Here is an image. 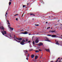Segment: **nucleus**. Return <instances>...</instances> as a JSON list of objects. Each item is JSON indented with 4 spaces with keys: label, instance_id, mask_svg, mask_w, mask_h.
Instances as JSON below:
<instances>
[{
    "label": "nucleus",
    "instance_id": "f257e3e1",
    "mask_svg": "<svg viewBox=\"0 0 62 62\" xmlns=\"http://www.w3.org/2000/svg\"><path fill=\"white\" fill-rule=\"evenodd\" d=\"M47 36L49 37H50V36H51V37H52V38H58V37H57V36L55 35H51L48 34L47 35Z\"/></svg>",
    "mask_w": 62,
    "mask_h": 62
},
{
    "label": "nucleus",
    "instance_id": "f03ea898",
    "mask_svg": "<svg viewBox=\"0 0 62 62\" xmlns=\"http://www.w3.org/2000/svg\"><path fill=\"white\" fill-rule=\"evenodd\" d=\"M25 42V40H23L22 41V42H21V43H20L21 44L23 45H24V43Z\"/></svg>",
    "mask_w": 62,
    "mask_h": 62
},
{
    "label": "nucleus",
    "instance_id": "7ed1b4c3",
    "mask_svg": "<svg viewBox=\"0 0 62 62\" xmlns=\"http://www.w3.org/2000/svg\"><path fill=\"white\" fill-rule=\"evenodd\" d=\"M1 33H2V34L3 35H4L5 34H7L6 32L5 31H1Z\"/></svg>",
    "mask_w": 62,
    "mask_h": 62
},
{
    "label": "nucleus",
    "instance_id": "20e7f679",
    "mask_svg": "<svg viewBox=\"0 0 62 62\" xmlns=\"http://www.w3.org/2000/svg\"><path fill=\"white\" fill-rule=\"evenodd\" d=\"M38 39V38H37L35 40V42L36 43H38L39 42V40Z\"/></svg>",
    "mask_w": 62,
    "mask_h": 62
},
{
    "label": "nucleus",
    "instance_id": "39448f33",
    "mask_svg": "<svg viewBox=\"0 0 62 62\" xmlns=\"http://www.w3.org/2000/svg\"><path fill=\"white\" fill-rule=\"evenodd\" d=\"M46 40H45V41H48V42H51V41L49 40V39L47 38H46Z\"/></svg>",
    "mask_w": 62,
    "mask_h": 62
},
{
    "label": "nucleus",
    "instance_id": "423d86ee",
    "mask_svg": "<svg viewBox=\"0 0 62 62\" xmlns=\"http://www.w3.org/2000/svg\"><path fill=\"white\" fill-rule=\"evenodd\" d=\"M43 43H42L40 42L39 43V44L38 45H39V46H42V45H43Z\"/></svg>",
    "mask_w": 62,
    "mask_h": 62
},
{
    "label": "nucleus",
    "instance_id": "0eeeda50",
    "mask_svg": "<svg viewBox=\"0 0 62 62\" xmlns=\"http://www.w3.org/2000/svg\"><path fill=\"white\" fill-rule=\"evenodd\" d=\"M35 57V55L34 54L32 55L31 56V57L32 58H33L34 57Z\"/></svg>",
    "mask_w": 62,
    "mask_h": 62
},
{
    "label": "nucleus",
    "instance_id": "6e6552de",
    "mask_svg": "<svg viewBox=\"0 0 62 62\" xmlns=\"http://www.w3.org/2000/svg\"><path fill=\"white\" fill-rule=\"evenodd\" d=\"M55 32V31H50L49 32L50 33H54V32Z\"/></svg>",
    "mask_w": 62,
    "mask_h": 62
},
{
    "label": "nucleus",
    "instance_id": "1a4fd4ad",
    "mask_svg": "<svg viewBox=\"0 0 62 62\" xmlns=\"http://www.w3.org/2000/svg\"><path fill=\"white\" fill-rule=\"evenodd\" d=\"M0 29L2 30H3L4 29V28L3 26H2L1 27H0Z\"/></svg>",
    "mask_w": 62,
    "mask_h": 62
},
{
    "label": "nucleus",
    "instance_id": "9d476101",
    "mask_svg": "<svg viewBox=\"0 0 62 62\" xmlns=\"http://www.w3.org/2000/svg\"><path fill=\"white\" fill-rule=\"evenodd\" d=\"M45 50L47 52H48H48H50V50H49V49H45Z\"/></svg>",
    "mask_w": 62,
    "mask_h": 62
},
{
    "label": "nucleus",
    "instance_id": "9b49d317",
    "mask_svg": "<svg viewBox=\"0 0 62 62\" xmlns=\"http://www.w3.org/2000/svg\"><path fill=\"white\" fill-rule=\"evenodd\" d=\"M56 43V44H57V45H59V44L58 43V41H57Z\"/></svg>",
    "mask_w": 62,
    "mask_h": 62
},
{
    "label": "nucleus",
    "instance_id": "f8f14e48",
    "mask_svg": "<svg viewBox=\"0 0 62 62\" xmlns=\"http://www.w3.org/2000/svg\"><path fill=\"white\" fill-rule=\"evenodd\" d=\"M7 15H8V12H6V13L5 15L6 16V18H7Z\"/></svg>",
    "mask_w": 62,
    "mask_h": 62
},
{
    "label": "nucleus",
    "instance_id": "ddd939ff",
    "mask_svg": "<svg viewBox=\"0 0 62 62\" xmlns=\"http://www.w3.org/2000/svg\"><path fill=\"white\" fill-rule=\"evenodd\" d=\"M24 52L25 53H28V51L27 50H26L24 51Z\"/></svg>",
    "mask_w": 62,
    "mask_h": 62
},
{
    "label": "nucleus",
    "instance_id": "4468645a",
    "mask_svg": "<svg viewBox=\"0 0 62 62\" xmlns=\"http://www.w3.org/2000/svg\"><path fill=\"white\" fill-rule=\"evenodd\" d=\"M22 38H18V40H22Z\"/></svg>",
    "mask_w": 62,
    "mask_h": 62
},
{
    "label": "nucleus",
    "instance_id": "2eb2a0df",
    "mask_svg": "<svg viewBox=\"0 0 62 62\" xmlns=\"http://www.w3.org/2000/svg\"><path fill=\"white\" fill-rule=\"evenodd\" d=\"M9 28H10L11 30H13V28H11V27H10Z\"/></svg>",
    "mask_w": 62,
    "mask_h": 62
},
{
    "label": "nucleus",
    "instance_id": "dca6fc26",
    "mask_svg": "<svg viewBox=\"0 0 62 62\" xmlns=\"http://www.w3.org/2000/svg\"><path fill=\"white\" fill-rule=\"evenodd\" d=\"M24 34H28V32L26 31L24 32Z\"/></svg>",
    "mask_w": 62,
    "mask_h": 62
},
{
    "label": "nucleus",
    "instance_id": "f3484780",
    "mask_svg": "<svg viewBox=\"0 0 62 62\" xmlns=\"http://www.w3.org/2000/svg\"><path fill=\"white\" fill-rule=\"evenodd\" d=\"M38 57L37 56H36L35 57V59H37V58Z\"/></svg>",
    "mask_w": 62,
    "mask_h": 62
},
{
    "label": "nucleus",
    "instance_id": "a211bd4d",
    "mask_svg": "<svg viewBox=\"0 0 62 62\" xmlns=\"http://www.w3.org/2000/svg\"><path fill=\"white\" fill-rule=\"evenodd\" d=\"M11 4V2H10V1L9 3V5H10Z\"/></svg>",
    "mask_w": 62,
    "mask_h": 62
},
{
    "label": "nucleus",
    "instance_id": "6ab92c4d",
    "mask_svg": "<svg viewBox=\"0 0 62 62\" xmlns=\"http://www.w3.org/2000/svg\"><path fill=\"white\" fill-rule=\"evenodd\" d=\"M36 53H39V51L38 50H36L35 51Z\"/></svg>",
    "mask_w": 62,
    "mask_h": 62
},
{
    "label": "nucleus",
    "instance_id": "aec40b11",
    "mask_svg": "<svg viewBox=\"0 0 62 62\" xmlns=\"http://www.w3.org/2000/svg\"><path fill=\"white\" fill-rule=\"evenodd\" d=\"M26 7V6H25V5H23V8H25Z\"/></svg>",
    "mask_w": 62,
    "mask_h": 62
},
{
    "label": "nucleus",
    "instance_id": "412c9836",
    "mask_svg": "<svg viewBox=\"0 0 62 62\" xmlns=\"http://www.w3.org/2000/svg\"><path fill=\"white\" fill-rule=\"evenodd\" d=\"M33 45H34V44H35V42H34V41H33Z\"/></svg>",
    "mask_w": 62,
    "mask_h": 62
},
{
    "label": "nucleus",
    "instance_id": "4be33fe9",
    "mask_svg": "<svg viewBox=\"0 0 62 62\" xmlns=\"http://www.w3.org/2000/svg\"><path fill=\"white\" fill-rule=\"evenodd\" d=\"M39 51H40V52H41V51H42V50L40 49H39Z\"/></svg>",
    "mask_w": 62,
    "mask_h": 62
},
{
    "label": "nucleus",
    "instance_id": "5701e85b",
    "mask_svg": "<svg viewBox=\"0 0 62 62\" xmlns=\"http://www.w3.org/2000/svg\"><path fill=\"white\" fill-rule=\"evenodd\" d=\"M9 11V9H8L7 11H6V12H8V11Z\"/></svg>",
    "mask_w": 62,
    "mask_h": 62
},
{
    "label": "nucleus",
    "instance_id": "b1692460",
    "mask_svg": "<svg viewBox=\"0 0 62 62\" xmlns=\"http://www.w3.org/2000/svg\"><path fill=\"white\" fill-rule=\"evenodd\" d=\"M49 28H50V27H49L48 28H47V29H49Z\"/></svg>",
    "mask_w": 62,
    "mask_h": 62
},
{
    "label": "nucleus",
    "instance_id": "393cba45",
    "mask_svg": "<svg viewBox=\"0 0 62 62\" xmlns=\"http://www.w3.org/2000/svg\"><path fill=\"white\" fill-rule=\"evenodd\" d=\"M26 60H28V57H27L26 58Z\"/></svg>",
    "mask_w": 62,
    "mask_h": 62
},
{
    "label": "nucleus",
    "instance_id": "a878e982",
    "mask_svg": "<svg viewBox=\"0 0 62 62\" xmlns=\"http://www.w3.org/2000/svg\"><path fill=\"white\" fill-rule=\"evenodd\" d=\"M27 55L28 57H29V55H30V54H28Z\"/></svg>",
    "mask_w": 62,
    "mask_h": 62
},
{
    "label": "nucleus",
    "instance_id": "bb28decb",
    "mask_svg": "<svg viewBox=\"0 0 62 62\" xmlns=\"http://www.w3.org/2000/svg\"><path fill=\"white\" fill-rule=\"evenodd\" d=\"M26 41L27 42V41H28V39H26Z\"/></svg>",
    "mask_w": 62,
    "mask_h": 62
},
{
    "label": "nucleus",
    "instance_id": "cd10ccee",
    "mask_svg": "<svg viewBox=\"0 0 62 62\" xmlns=\"http://www.w3.org/2000/svg\"><path fill=\"white\" fill-rule=\"evenodd\" d=\"M36 26H39V24H38L37 25V24H36V25H35Z\"/></svg>",
    "mask_w": 62,
    "mask_h": 62
},
{
    "label": "nucleus",
    "instance_id": "c85d7f7f",
    "mask_svg": "<svg viewBox=\"0 0 62 62\" xmlns=\"http://www.w3.org/2000/svg\"><path fill=\"white\" fill-rule=\"evenodd\" d=\"M30 15L31 16V15H33V14H30Z\"/></svg>",
    "mask_w": 62,
    "mask_h": 62
},
{
    "label": "nucleus",
    "instance_id": "c756f323",
    "mask_svg": "<svg viewBox=\"0 0 62 62\" xmlns=\"http://www.w3.org/2000/svg\"><path fill=\"white\" fill-rule=\"evenodd\" d=\"M32 50H33V49H30V51H32Z\"/></svg>",
    "mask_w": 62,
    "mask_h": 62
},
{
    "label": "nucleus",
    "instance_id": "7c9ffc66",
    "mask_svg": "<svg viewBox=\"0 0 62 62\" xmlns=\"http://www.w3.org/2000/svg\"><path fill=\"white\" fill-rule=\"evenodd\" d=\"M10 38H12V37H11V35H10Z\"/></svg>",
    "mask_w": 62,
    "mask_h": 62
},
{
    "label": "nucleus",
    "instance_id": "2f4dec72",
    "mask_svg": "<svg viewBox=\"0 0 62 62\" xmlns=\"http://www.w3.org/2000/svg\"><path fill=\"white\" fill-rule=\"evenodd\" d=\"M14 37L15 38H16V36H15V35H14Z\"/></svg>",
    "mask_w": 62,
    "mask_h": 62
},
{
    "label": "nucleus",
    "instance_id": "473e14b6",
    "mask_svg": "<svg viewBox=\"0 0 62 62\" xmlns=\"http://www.w3.org/2000/svg\"><path fill=\"white\" fill-rule=\"evenodd\" d=\"M25 54H24V55H26V53H25Z\"/></svg>",
    "mask_w": 62,
    "mask_h": 62
},
{
    "label": "nucleus",
    "instance_id": "72a5a7b5",
    "mask_svg": "<svg viewBox=\"0 0 62 62\" xmlns=\"http://www.w3.org/2000/svg\"><path fill=\"white\" fill-rule=\"evenodd\" d=\"M18 18H16V21H18Z\"/></svg>",
    "mask_w": 62,
    "mask_h": 62
},
{
    "label": "nucleus",
    "instance_id": "f704fd0d",
    "mask_svg": "<svg viewBox=\"0 0 62 62\" xmlns=\"http://www.w3.org/2000/svg\"><path fill=\"white\" fill-rule=\"evenodd\" d=\"M16 39H17L18 40V39H19V38H16Z\"/></svg>",
    "mask_w": 62,
    "mask_h": 62
},
{
    "label": "nucleus",
    "instance_id": "c9c22d12",
    "mask_svg": "<svg viewBox=\"0 0 62 62\" xmlns=\"http://www.w3.org/2000/svg\"><path fill=\"white\" fill-rule=\"evenodd\" d=\"M21 41H17V42H20Z\"/></svg>",
    "mask_w": 62,
    "mask_h": 62
},
{
    "label": "nucleus",
    "instance_id": "e433bc0d",
    "mask_svg": "<svg viewBox=\"0 0 62 62\" xmlns=\"http://www.w3.org/2000/svg\"><path fill=\"white\" fill-rule=\"evenodd\" d=\"M22 34H24V32H23L22 33Z\"/></svg>",
    "mask_w": 62,
    "mask_h": 62
},
{
    "label": "nucleus",
    "instance_id": "4c0bfd02",
    "mask_svg": "<svg viewBox=\"0 0 62 62\" xmlns=\"http://www.w3.org/2000/svg\"><path fill=\"white\" fill-rule=\"evenodd\" d=\"M58 61V60H57V61H56L55 62H57Z\"/></svg>",
    "mask_w": 62,
    "mask_h": 62
},
{
    "label": "nucleus",
    "instance_id": "58836bf2",
    "mask_svg": "<svg viewBox=\"0 0 62 62\" xmlns=\"http://www.w3.org/2000/svg\"><path fill=\"white\" fill-rule=\"evenodd\" d=\"M9 21L7 20V23H9Z\"/></svg>",
    "mask_w": 62,
    "mask_h": 62
},
{
    "label": "nucleus",
    "instance_id": "ea45409f",
    "mask_svg": "<svg viewBox=\"0 0 62 62\" xmlns=\"http://www.w3.org/2000/svg\"><path fill=\"white\" fill-rule=\"evenodd\" d=\"M8 24L10 25V23H9V22H8Z\"/></svg>",
    "mask_w": 62,
    "mask_h": 62
},
{
    "label": "nucleus",
    "instance_id": "a19ab883",
    "mask_svg": "<svg viewBox=\"0 0 62 62\" xmlns=\"http://www.w3.org/2000/svg\"><path fill=\"white\" fill-rule=\"evenodd\" d=\"M18 15H18V14H17L16 15V16H17Z\"/></svg>",
    "mask_w": 62,
    "mask_h": 62
},
{
    "label": "nucleus",
    "instance_id": "79ce46f5",
    "mask_svg": "<svg viewBox=\"0 0 62 62\" xmlns=\"http://www.w3.org/2000/svg\"><path fill=\"white\" fill-rule=\"evenodd\" d=\"M33 16H35V15L34 14H33Z\"/></svg>",
    "mask_w": 62,
    "mask_h": 62
},
{
    "label": "nucleus",
    "instance_id": "37998d69",
    "mask_svg": "<svg viewBox=\"0 0 62 62\" xmlns=\"http://www.w3.org/2000/svg\"><path fill=\"white\" fill-rule=\"evenodd\" d=\"M60 59V58H58V59Z\"/></svg>",
    "mask_w": 62,
    "mask_h": 62
},
{
    "label": "nucleus",
    "instance_id": "c03bdc74",
    "mask_svg": "<svg viewBox=\"0 0 62 62\" xmlns=\"http://www.w3.org/2000/svg\"><path fill=\"white\" fill-rule=\"evenodd\" d=\"M28 42L30 43V41H28Z\"/></svg>",
    "mask_w": 62,
    "mask_h": 62
},
{
    "label": "nucleus",
    "instance_id": "a18cd8bd",
    "mask_svg": "<svg viewBox=\"0 0 62 62\" xmlns=\"http://www.w3.org/2000/svg\"><path fill=\"white\" fill-rule=\"evenodd\" d=\"M32 20H34V18H33V19H32Z\"/></svg>",
    "mask_w": 62,
    "mask_h": 62
},
{
    "label": "nucleus",
    "instance_id": "49530a36",
    "mask_svg": "<svg viewBox=\"0 0 62 62\" xmlns=\"http://www.w3.org/2000/svg\"><path fill=\"white\" fill-rule=\"evenodd\" d=\"M40 58H42V57H41V56L40 57Z\"/></svg>",
    "mask_w": 62,
    "mask_h": 62
},
{
    "label": "nucleus",
    "instance_id": "de8ad7c7",
    "mask_svg": "<svg viewBox=\"0 0 62 62\" xmlns=\"http://www.w3.org/2000/svg\"><path fill=\"white\" fill-rule=\"evenodd\" d=\"M46 23H48V22H46Z\"/></svg>",
    "mask_w": 62,
    "mask_h": 62
},
{
    "label": "nucleus",
    "instance_id": "09e8293b",
    "mask_svg": "<svg viewBox=\"0 0 62 62\" xmlns=\"http://www.w3.org/2000/svg\"><path fill=\"white\" fill-rule=\"evenodd\" d=\"M8 26L9 27L10 26V25H8Z\"/></svg>",
    "mask_w": 62,
    "mask_h": 62
},
{
    "label": "nucleus",
    "instance_id": "8fccbe9b",
    "mask_svg": "<svg viewBox=\"0 0 62 62\" xmlns=\"http://www.w3.org/2000/svg\"><path fill=\"white\" fill-rule=\"evenodd\" d=\"M31 35V34H29V35Z\"/></svg>",
    "mask_w": 62,
    "mask_h": 62
},
{
    "label": "nucleus",
    "instance_id": "3c124183",
    "mask_svg": "<svg viewBox=\"0 0 62 62\" xmlns=\"http://www.w3.org/2000/svg\"><path fill=\"white\" fill-rule=\"evenodd\" d=\"M13 39H15V37H14L13 38Z\"/></svg>",
    "mask_w": 62,
    "mask_h": 62
},
{
    "label": "nucleus",
    "instance_id": "603ef678",
    "mask_svg": "<svg viewBox=\"0 0 62 62\" xmlns=\"http://www.w3.org/2000/svg\"><path fill=\"white\" fill-rule=\"evenodd\" d=\"M16 16V15H15V16Z\"/></svg>",
    "mask_w": 62,
    "mask_h": 62
},
{
    "label": "nucleus",
    "instance_id": "864d4df0",
    "mask_svg": "<svg viewBox=\"0 0 62 62\" xmlns=\"http://www.w3.org/2000/svg\"><path fill=\"white\" fill-rule=\"evenodd\" d=\"M26 56H27V57H28V56L27 55Z\"/></svg>",
    "mask_w": 62,
    "mask_h": 62
},
{
    "label": "nucleus",
    "instance_id": "5fc2aeb1",
    "mask_svg": "<svg viewBox=\"0 0 62 62\" xmlns=\"http://www.w3.org/2000/svg\"><path fill=\"white\" fill-rule=\"evenodd\" d=\"M16 38H17V36H16Z\"/></svg>",
    "mask_w": 62,
    "mask_h": 62
},
{
    "label": "nucleus",
    "instance_id": "6e6d98bb",
    "mask_svg": "<svg viewBox=\"0 0 62 62\" xmlns=\"http://www.w3.org/2000/svg\"><path fill=\"white\" fill-rule=\"evenodd\" d=\"M16 41H18V40H16Z\"/></svg>",
    "mask_w": 62,
    "mask_h": 62
},
{
    "label": "nucleus",
    "instance_id": "4d7b16f0",
    "mask_svg": "<svg viewBox=\"0 0 62 62\" xmlns=\"http://www.w3.org/2000/svg\"><path fill=\"white\" fill-rule=\"evenodd\" d=\"M55 41H56V40H55Z\"/></svg>",
    "mask_w": 62,
    "mask_h": 62
},
{
    "label": "nucleus",
    "instance_id": "13d9d810",
    "mask_svg": "<svg viewBox=\"0 0 62 62\" xmlns=\"http://www.w3.org/2000/svg\"><path fill=\"white\" fill-rule=\"evenodd\" d=\"M11 0H9V1H11Z\"/></svg>",
    "mask_w": 62,
    "mask_h": 62
},
{
    "label": "nucleus",
    "instance_id": "bf43d9fd",
    "mask_svg": "<svg viewBox=\"0 0 62 62\" xmlns=\"http://www.w3.org/2000/svg\"><path fill=\"white\" fill-rule=\"evenodd\" d=\"M14 40H16V39H14Z\"/></svg>",
    "mask_w": 62,
    "mask_h": 62
},
{
    "label": "nucleus",
    "instance_id": "052dcab7",
    "mask_svg": "<svg viewBox=\"0 0 62 62\" xmlns=\"http://www.w3.org/2000/svg\"><path fill=\"white\" fill-rule=\"evenodd\" d=\"M61 62V61H59V62Z\"/></svg>",
    "mask_w": 62,
    "mask_h": 62
},
{
    "label": "nucleus",
    "instance_id": "680f3d73",
    "mask_svg": "<svg viewBox=\"0 0 62 62\" xmlns=\"http://www.w3.org/2000/svg\"><path fill=\"white\" fill-rule=\"evenodd\" d=\"M27 54H28V53H27Z\"/></svg>",
    "mask_w": 62,
    "mask_h": 62
},
{
    "label": "nucleus",
    "instance_id": "e2e57ef3",
    "mask_svg": "<svg viewBox=\"0 0 62 62\" xmlns=\"http://www.w3.org/2000/svg\"><path fill=\"white\" fill-rule=\"evenodd\" d=\"M54 19H56V18H54Z\"/></svg>",
    "mask_w": 62,
    "mask_h": 62
},
{
    "label": "nucleus",
    "instance_id": "0e129e2a",
    "mask_svg": "<svg viewBox=\"0 0 62 62\" xmlns=\"http://www.w3.org/2000/svg\"><path fill=\"white\" fill-rule=\"evenodd\" d=\"M23 15H22V16H23Z\"/></svg>",
    "mask_w": 62,
    "mask_h": 62
},
{
    "label": "nucleus",
    "instance_id": "69168bd1",
    "mask_svg": "<svg viewBox=\"0 0 62 62\" xmlns=\"http://www.w3.org/2000/svg\"><path fill=\"white\" fill-rule=\"evenodd\" d=\"M61 37H62V36H61Z\"/></svg>",
    "mask_w": 62,
    "mask_h": 62
},
{
    "label": "nucleus",
    "instance_id": "338daca9",
    "mask_svg": "<svg viewBox=\"0 0 62 62\" xmlns=\"http://www.w3.org/2000/svg\"><path fill=\"white\" fill-rule=\"evenodd\" d=\"M51 29H52V28H51Z\"/></svg>",
    "mask_w": 62,
    "mask_h": 62
},
{
    "label": "nucleus",
    "instance_id": "774afa93",
    "mask_svg": "<svg viewBox=\"0 0 62 62\" xmlns=\"http://www.w3.org/2000/svg\"><path fill=\"white\" fill-rule=\"evenodd\" d=\"M23 16H22V17H23Z\"/></svg>",
    "mask_w": 62,
    "mask_h": 62
}]
</instances>
